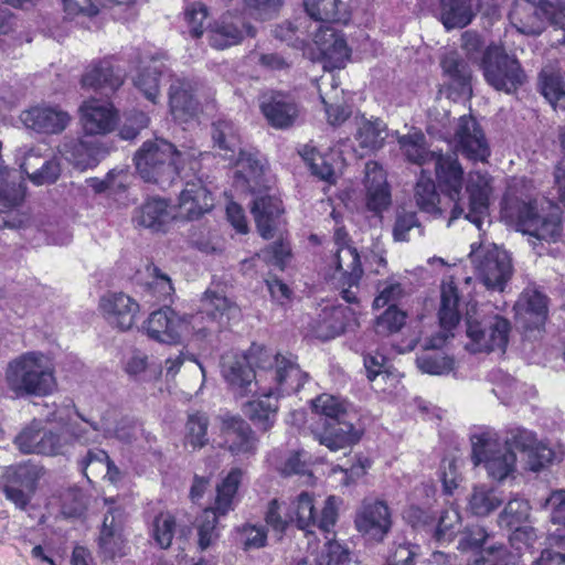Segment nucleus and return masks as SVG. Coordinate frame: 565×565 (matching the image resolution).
I'll list each match as a JSON object with an SVG mask.
<instances>
[{
    "instance_id": "nucleus-1",
    "label": "nucleus",
    "mask_w": 565,
    "mask_h": 565,
    "mask_svg": "<svg viewBox=\"0 0 565 565\" xmlns=\"http://www.w3.org/2000/svg\"><path fill=\"white\" fill-rule=\"evenodd\" d=\"M237 311L236 305L224 295L206 290L200 309L189 319L179 316L170 307H163L149 316L145 328L152 340L172 344L190 331L200 338L221 331Z\"/></svg>"
},
{
    "instance_id": "nucleus-2",
    "label": "nucleus",
    "mask_w": 565,
    "mask_h": 565,
    "mask_svg": "<svg viewBox=\"0 0 565 565\" xmlns=\"http://www.w3.org/2000/svg\"><path fill=\"white\" fill-rule=\"evenodd\" d=\"M258 352V363L267 370L270 382L259 384V388L255 390L257 397L248 401L243 412L257 429L267 431L276 422L279 398L298 393L308 382L309 374L300 369L296 360H278L277 364V359Z\"/></svg>"
},
{
    "instance_id": "nucleus-3",
    "label": "nucleus",
    "mask_w": 565,
    "mask_h": 565,
    "mask_svg": "<svg viewBox=\"0 0 565 565\" xmlns=\"http://www.w3.org/2000/svg\"><path fill=\"white\" fill-rule=\"evenodd\" d=\"M438 185L455 205L450 221L461 215L478 230H482L484 218L489 215V200L492 192L491 177L487 172L472 171L468 174L466 191L469 196L468 212L460 205V194L463 184V169L457 153H437L433 161Z\"/></svg>"
},
{
    "instance_id": "nucleus-4",
    "label": "nucleus",
    "mask_w": 565,
    "mask_h": 565,
    "mask_svg": "<svg viewBox=\"0 0 565 565\" xmlns=\"http://www.w3.org/2000/svg\"><path fill=\"white\" fill-rule=\"evenodd\" d=\"M135 164L140 178L161 189L171 186L177 179H185V171H196L200 162L185 159L174 146L163 139L145 141L135 154Z\"/></svg>"
},
{
    "instance_id": "nucleus-5",
    "label": "nucleus",
    "mask_w": 565,
    "mask_h": 565,
    "mask_svg": "<svg viewBox=\"0 0 565 565\" xmlns=\"http://www.w3.org/2000/svg\"><path fill=\"white\" fill-rule=\"evenodd\" d=\"M459 294L456 284L450 280H444L440 287V308L438 319L440 331L433 335L426 347L428 349H439L445 342L454 337V329L460 321ZM418 369L423 373L430 375H447L454 370L455 360L444 353L431 350L423 352L416 360Z\"/></svg>"
},
{
    "instance_id": "nucleus-6",
    "label": "nucleus",
    "mask_w": 565,
    "mask_h": 565,
    "mask_svg": "<svg viewBox=\"0 0 565 565\" xmlns=\"http://www.w3.org/2000/svg\"><path fill=\"white\" fill-rule=\"evenodd\" d=\"M311 404L313 413L319 417L312 433L320 445L337 451L360 440V430L352 424L344 401L321 394Z\"/></svg>"
},
{
    "instance_id": "nucleus-7",
    "label": "nucleus",
    "mask_w": 565,
    "mask_h": 565,
    "mask_svg": "<svg viewBox=\"0 0 565 565\" xmlns=\"http://www.w3.org/2000/svg\"><path fill=\"white\" fill-rule=\"evenodd\" d=\"M258 350L277 360L297 361V358L291 353H274L270 349L256 343H253L244 354L231 353L224 355L222 358V375L230 391L237 397H244L254 392V388L258 390L259 384L270 382V377H266L267 370L258 363L260 356Z\"/></svg>"
},
{
    "instance_id": "nucleus-8",
    "label": "nucleus",
    "mask_w": 565,
    "mask_h": 565,
    "mask_svg": "<svg viewBox=\"0 0 565 565\" xmlns=\"http://www.w3.org/2000/svg\"><path fill=\"white\" fill-rule=\"evenodd\" d=\"M6 381L17 395L45 396L55 386L49 358L36 351L23 353L12 360L6 371Z\"/></svg>"
},
{
    "instance_id": "nucleus-9",
    "label": "nucleus",
    "mask_w": 565,
    "mask_h": 565,
    "mask_svg": "<svg viewBox=\"0 0 565 565\" xmlns=\"http://www.w3.org/2000/svg\"><path fill=\"white\" fill-rule=\"evenodd\" d=\"M501 213L505 220L514 223L520 232L539 241L555 242L561 236L559 217L541 216L537 213L536 201L531 194L522 199L510 190L503 198Z\"/></svg>"
},
{
    "instance_id": "nucleus-10",
    "label": "nucleus",
    "mask_w": 565,
    "mask_h": 565,
    "mask_svg": "<svg viewBox=\"0 0 565 565\" xmlns=\"http://www.w3.org/2000/svg\"><path fill=\"white\" fill-rule=\"evenodd\" d=\"M470 441L473 466H482L489 478L503 481L514 473L516 455L500 441L494 429L480 428L471 434Z\"/></svg>"
},
{
    "instance_id": "nucleus-11",
    "label": "nucleus",
    "mask_w": 565,
    "mask_h": 565,
    "mask_svg": "<svg viewBox=\"0 0 565 565\" xmlns=\"http://www.w3.org/2000/svg\"><path fill=\"white\" fill-rule=\"evenodd\" d=\"M510 18L516 29L527 35L541 34L545 23L563 31L557 42L565 44V3L540 0L536 4L531 0H515Z\"/></svg>"
},
{
    "instance_id": "nucleus-12",
    "label": "nucleus",
    "mask_w": 565,
    "mask_h": 565,
    "mask_svg": "<svg viewBox=\"0 0 565 565\" xmlns=\"http://www.w3.org/2000/svg\"><path fill=\"white\" fill-rule=\"evenodd\" d=\"M466 333L469 342L466 348L471 352H504L509 342L511 324L499 315H483L479 311L468 312Z\"/></svg>"
},
{
    "instance_id": "nucleus-13",
    "label": "nucleus",
    "mask_w": 565,
    "mask_h": 565,
    "mask_svg": "<svg viewBox=\"0 0 565 565\" xmlns=\"http://www.w3.org/2000/svg\"><path fill=\"white\" fill-rule=\"evenodd\" d=\"M347 233L338 228L334 234L335 252L333 255L334 270L330 276L331 285L340 290L342 298L354 303L358 300L353 287H359L363 275L360 255L356 248L347 244Z\"/></svg>"
},
{
    "instance_id": "nucleus-14",
    "label": "nucleus",
    "mask_w": 565,
    "mask_h": 565,
    "mask_svg": "<svg viewBox=\"0 0 565 565\" xmlns=\"http://www.w3.org/2000/svg\"><path fill=\"white\" fill-rule=\"evenodd\" d=\"M480 68L490 86L507 94L514 93L526 78L520 62L497 45L484 50Z\"/></svg>"
},
{
    "instance_id": "nucleus-15",
    "label": "nucleus",
    "mask_w": 565,
    "mask_h": 565,
    "mask_svg": "<svg viewBox=\"0 0 565 565\" xmlns=\"http://www.w3.org/2000/svg\"><path fill=\"white\" fill-rule=\"evenodd\" d=\"M339 501L334 495L328 497L318 513L313 495L303 491L289 503V507L294 514V522L299 530L307 534H315L318 530L324 535V539H328L338 521Z\"/></svg>"
},
{
    "instance_id": "nucleus-16",
    "label": "nucleus",
    "mask_w": 565,
    "mask_h": 565,
    "mask_svg": "<svg viewBox=\"0 0 565 565\" xmlns=\"http://www.w3.org/2000/svg\"><path fill=\"white\" fill-rule=\"evenodd\" d=\"M243 471L232 469L216 488L215 507L205 509L198 518L199 545L201 550L207 548L216 539V523L218 515H225L234 508V499L242 481Z\"/></svg>"
},
{
    "instance_id": "nucleus-17",
    "label": "nucleus",
    "mask_w": 565,
    "mask_h": 565,
    "mask_svg": "<svg viewBox=\"0 0 565 565\" xmlns=\"http://www.w3.org/2000/svg\"><path fill=\"white\" fill-rule=\"evenodd\" d=\"M477 277L492 290L503 291L512 275V260L507 250L493 247H479L469 255Z\"/></svg>"
},
{
    "instance_id": "nucleus-18",
    "label": "nucleus",
    "mask_w": 565,
    "mask_h": 565,
    "mask_svg": "<svg viewBox=\"0 0 565 565\" xmlns=\"http://www.w3.org/2000/svg\"><path fill=\"white\" fill-rule=\"evenodd\" d=\"M354 525L365 542H383L393 525L387 502L377 498L363 499L355 512Z\"/></svg>"
},
{
    "instance_id": "nucleus-19",
    "label": "nucleus",
    "mask_w": 565,
    "mask_h": 565,
    "mask_svg": "<svg viewBox=\"0 0 565 565\" xmlns=\"http://www.w3.org/2000/svg\"><path fill=\"white\" fill-rule=\"evenodd\" d=\"M489 537L490 534L483 526H468L458 541V550L478 552L471 565H520V555L509 552L503 544L481 548Z\"/></svg>"
},
{
    "instance_id": "nucleus-20",
    "label": "nucleus",
    "mask_w": 565,
    "mask_h": 565,
    "mask_svg": "<svg viewBox=\"0 0 565 565\" xmlns=\"http://www.w3.org/2000/svg\"><path fill=\"white\" fill-rule=\"evenodd\" d=\"M42 468L25 462L10 467L2 477V490L6 498L18 509L25 510L36 490Z\"/></svg>"
},
{
    "instance_id": "nucleus-21",
    "label": "nucleus",
    "mask_w": 565,
    "mask_h": 565,
    "mask_svg": "<svg viewBox=\"0 0 565 565\" xmlns=\"http://www.w3.org/2000/svg\"><path fill=\"white\" fill-rule=\"evenodd\" d=\"M454 141L457 152L472 162H488L491 156L490 145L479 122L470 115L457 120Z\"/></svg>"
},
{
    "instance_id": "nucleus-22",
    "label": "nucleus",
    "mask_w": 565,
    "mask_h": 565,
    "mask_svg": "<svg viewBox=\"0 0 565 565\" xmlns=\"http://www.w3.org/2000/svg\"><path fill=\"white\" fill-rule=\"evenodd\" d=\"M530 511L531 507L527 500L514 497L508 501L498 519V523L501 527H514L510 536V544L518 551V554L522 550L520 543H522L525 548H531L536 537L533 527L521 526V524L529 519Z\"/></svg>"
},
{
    "instance_id": "nucleus-23",
    "label": "nucleus",
    "mask_w": 565,
    "mask_h": 565,
    "mask_svg": "<svg viewBox=\"0 0 565 565\" xmlns=\"http://www.w3.org/2000/svg\"><path fill=\"white\" fill-rule=\"evenodd\" d=\"M20 119L28 129L43 135L61 134L71 122L70 114L60 105L46 103L23 110Z\"/></svg>"
},
{
    "instance_id": "nucleus-24",
    "label": "nucleus",
    "mask_w": 565,
    "mask_h": 565,
    "mask_svg": "<svg viewBox=\"0 0 565 565\" xmlns=\"http://www.w3.org/2000/svg\"><path fill=\"white\" fill-rule=\"evenodd\" d=\"M259 108L268 124L276 129L291 127L300 114V106L296 98L280 90L263 94Z\"/></svg>"
},
{
    "instance_id": "nucleus-25",
    "label": "nucleus",
    "mask_w": 565,
    "mask_h": 565,
    "mask_svg": "<svg viewBox=\"0 0 565 565\" xmlns=\"http://www.w3.org/2000/svg\"><path fill=\"white\" fill-rule=\"evenodd\" d=\"M185 179H180L184 182V188L179 195V215L186 220H196L211 211L214 198L201 178H198L195 173L190 175L189 170L185 171Z\"/></svg>"
},
{
    "instance_id": "nucleus-26",
    "label": "nucleus",
    "mask_w": 565,
    "mask_h": 565,
    "mask_svg": "<svg viewBox=\"0 0 565 565\" xmlns=\"http://www.w3.org/2000/svg\"><path fill=\"white\" fill-rule=\"evenodd\" d=\"M122 527L124 510L109 508L104 516L98 537V552L104 559H115L127 555L128 546Z\"/></svg>"
},
{
    "instance_id": "nucleus-27",
    "label": "nucleus",
    "mask_w": 565,
    "mask_h": 565,
    "mask_svg": "<svg viewBox=\"0 0 565 565\" xmlns=\"http://www.w3.org/2000/svg\"><path fill=\"white\" fill-rule=\"evenodd\" d=\"M174 217L173 207L167 199L149 196L134 210L131 221L136 227L151 233H166Z\"/></svg>"
},
{
    "instance_id": "nucleus-28",
    "label": "nucleus",
    "mask_w": 565,
    "mask_h": 565,
    "mask_svg": "<svg viewBox=\"0 0 565 565\" xmlns=\"http://www.w3.org/2000/svg\"><path fill=\"white\" fill-rule=\"evenodd\" d=\"M115 62L114 56L92 62L82 76V86L105 93L116 92L124 84L126 70Z\"/></svg>"
},
{
    "instance_id": "nucleus-29",
    "label": "nucleus",
    "mask_w": 565,
    "mask_h": 565,
    "mask_svg": "<svg viewBox=\"0 0 565 565\" xmlns=\"http://www.w3.org/2000/svg\"><path fill=\"white\" fill-rule=\"evenodd\" d=\"M315 44L324 68H342L350 58V50L342 33L329 25H320L317 30Z\"/></svg>"
},
{
    "instance_id": "nucleus-30",
    "label": "nucleus",
    "mask_w": 565,
    "mask_h": 565,
    "mask_svg": "<svg viewBox=\"0 0 565 565\" xmlns=\"http://www.w3.org/2000/svg\"><path fill=\"white\" fill-rule=\"evenodd\" d=\"M79 111L87 136L106 135L117 125V111L109 102L90 98L82 104Z\"/></svg>"
},
{
    "instance_id": "nucleus-31",
    "label": "nucleus",
    "mask_w": 565,
    "mask_h": 565,
    "mask_svg": "<svg viewBox=\"0 0 565 565\" xmlns=\"http://www.w3.org/2000/svg\"><path fill=\"white\" fill-rule=\"evenodd\" d=\"M514 311L525 329H540L547 317V298L536 289L526 288L515 302Z\"/></svg>"
},
{
    "instance_id": "nucleus-32",
    "label": "nucleus",
    "mask_w": 565,
    "mask_h": 565,
    "mask_svg": "<svg viewBox=\"0 0 565 565\" xmlns=\"http://www.w3.org/2000/svg\"><path fill=\"white\" fill-rule=\"evenodd\" d=\"M100 309L109 323L120 330H128L135 323L139 305L122 292H109L102 297Z\"/></svg>"
},
{
    "instance_id": "nucleus-33",
    "label": "nucleus",
    "mask_w": 565,
    "mask_h": 565,
    "mask_svg": "<svg viewBox=\"0 0 565 565\" xmlns=\"http://www.w3.org/2000/svg\"><path fill=\"white\" fill-rule=\"evenodd\" d=\"M169 106L173 118L186 122L196 116L200 104L194 96L192 83L182 77H175L169 88Z\"/></svg>"
},
{
    "instance_id": "nucleus-34",
    "label": "nucleus",
    "mask_w": 565,
    "mask_h": 565,
    "mask_svg": "<svg viewBox=\"0 0 565 565\" xmlns=\"http://www.w3.org/2000/svg\"><path fill=\"white\" fill-rule=\"evenodd\" d=\"M224 443L235 456L252 455L256 451L257 440L248 423L239 417L223 420Z\"/></svg>"
},
{
    "instance_id": "nucleus-35",
    "label": "nucleus",
    "mask_w": 565,
    "mask_h": 565,
    "mask_svg": "<svg viewBox=\"0 0 565 565\" xmlns=\"http://www.w3.org/2000/svg\"><path fill=\"white\" fill-rule=\"evenodd\" d=\"M366 206L374 213H381L391 204V191L385 171L376 162L365 167Z\"/></svg>"
},
{
    "instance_id": "nucleus-36",
    "label": "nucleus",
    "mask_w": 565,
    "mask_h": 565,
    "mask_svg": "<svg viewBox=\"0 0 565 565\" xmlns=\"http://www.w3.org/2000/svg\"><path fill=\"white\" fill-rule=\"evenodd\" d=\"M255 34V29L241 18L224 15L211 30L210 43L215 49L224 50L239 43L245 36Z\"/></svg>"
},
{
    "instance_id": "nucleus-37",
    "label": "nucleus",
    "mask_w": 565,
    "mask_h": 565,
    "mask_svg": "<svg viewBox=\"0 0 565 565\" xmlns=\"http://www.w3.org/2000/svg\"><path fill=\"white\" fill-rule=\"evenodd\" d=\"M25 195V186L21 175L15 170H0V227H21L22 223L11 224L4 216L6 210L20 205Z\"/></svg>"
},
{
    "instance_id": "nucleus-38",
    "label": "nucleus",
    "mask_w": 565,
    "mask_h": 565,
    "mask_svg": "<svg viewBox=\"0 0 565 565\" xmlns=\"http://www.w3.org/2000/svg\"><path fill=\"white\" fill-rule=\"evenodd\" d=\"M61 154L79 170L93 168L98 163L100 147L89 137L65 139L60 146Z\"/></svg>"
},
{
    "instance_id": "nucleus-39",
    "label": "nucleus",
    "mask_w": 565,
    "mask_h": 565,
    "mask_svg": "<svg viewBox=\"0 0 565 565\" xmlns=\"http://www.w3.org/2000/svg\"><path fill=\"white\" fill-rule=\"evenodd\" d=\"M41 161V154L34 148H20L17 152V161L21 172L25 173L35 185L53 183L60 175V166L53 160H43L38 169L30 171L31 160Z\"/></svg>"
},
{
    "instance_id": "nucleus-40",
    "label": "nucleus",
    "mask_w": 565,
    "mask_h": 565,
    "mask_svg": "<svg viewBox=\"0 0 565 565\" xmlns=\"http://www.w3.org/2000/svg\"><path fill=\"white\" fill-rule=\"evenodd\" d=\"M171 77L167 65L152 58L150 64L138 70L132 78L134 86L151 103L156 104L160 95L162 79Z\"/></svg>"
},
{
    "instance_id": "nucleus-41",
    "label": "nucleus",
    "mask_w": 565,
    "mask_h": 565,
    "mask_svg": "<svg viewBox=\"0 0 565 565\" xmlns=\"http://www.w3.org/2000/svg\"><path fill=\"white\" fill-rule=\"evenodd\" d=\"M363 363L366 376L373 383V388L379 392H392L399 382V375L388 365L387 359L379 353L363 354Z\"/></svg>"
},
{
    "instance_id": "nucleus-42",
    "label": "nucleus",
    "mask_w": 565,
    "mask_h": 565,
    "mask_svg": "<svg viewBox=\"0 0 565 565\" xmlns=\"http://www.w3.org/2000/svg\"><path fill=\"white\" fill-rule=\"evenodd\" d=\"M282 212L281 201L274 195H259L252 205L259 234L264 238H271L276 228V221Z\"/></svg>"
},
{
    "instance_id": "nucleus-43",
    "label": "nucleus",
    "mask_w": 565,
    "mask_h": 565,
    "mask_svg": "<svg viewBox=\"0 0 565 565\" xmlns=\"http://www.w3.org/2000/svg\"><path fill=\"white\" fill-rule=\"evenodd\" d=\"M303 6L308 15L321 25L347 24L351 18L348 6L339 0H303Z\"/></svg>"
},
{
    "instance_id": "nucleus-44",
    "label": "nucleus",
    "mask_w": 565,
    "mask_h": 565,
    "mask_svg": "<svg viewBox=\"0 0 565 565\" xmlns=\"http://www.w3.org/2000/svg\"><path fill=\"white\" fill-rule=\"evenodd\" d=\"M539 86L554 110L565 111V81L558 68L544 66L539 75Z\"/></svg>"
},
{
    "instance_id": "nucleus-45",
    "label": "nucleus",
    "mask_w": 565,
    "mask_h": 565,
    "mask_svg": "<svg viewBox=\"0 0 565 565\" xmlns=\"http://www.w3.org/2000/svg\"><path fill=\"white\" fill-rule=\"evenodd\" d=\"M132 2L134 0H63V9L65 19L89 28L86 21L96 17L100 7L107 4L127 6Z\"/></svg>"
},
{
    "instance_id": "nucleus-46",
    "label": "nucleus",
    "mask_w": 565,
    "mask_h": 565,
    "mask_svg": "<svg viewBox=\"0 0 565 565\" xmlns=\"http://www.w3.org/2000/svg\"><path fill=\"white\" fill-rule=\"evenodd\" d=\"M347 321L345 308H324L312 327V333L317 339L329 341L344 332Z\"/></svg>"
},
{
    "instance_id": "nucleus-47",
    "label": "nucleus",
    "mask_w": 565,
    "mask_h": 565,
    "mask_svg": "<svg viewBox=\"0 0 565 565\" xmlns=\"http://www.w3.org/2000/svg\"><path fill=\"white\" fill-rule=\"evenodd\" d=\"M473 15L472 0H439V18L447 30L465 28Z\"/></svg>"
},
{
    "instance_id": "nucleus-48",
    "label": "nucleus",
    "mask_w": 565,
    "mask_h": 565,
    "mask_svg": "<svg viewBox=\"0 0 565 565\" xmlns=\"http://www.w3.org/2000/svg\"><path fill=\"white\" fill-rule=\"evenodd\" d=\"M78 467L82 473L92 482V478L100 476L107 477L109 481L116 482L113 476V469L116 466L110 461L108 454L99 448L88 449L87 452L79 459Z\"/></svg>"
},
{
    "instance_id": "nucleus-49",
    "label": "nucleus",
    "mask_w": 565,
    "mask_h": 565,
    "mask_svg": "<svg viewBox=\"0 0 565 565\" xmlns=\"http://www.w3.org/2000/svg\"><path fill=\"white\" fill-rule=\"evenodd\" d=\"M444 73L450 78L451 86L460 95H470L471 73L466 62L456 52L446 54L441 60Z\"/></svg>"
},
{
    "instance_id": "nucleus-50",
    "label": "nucleus",
    "mask_w": 565,
    "mask_h": 565,
    "mask_svg": "<svg viewBox=\"0 0 565 565\" xmlns=\"http://www.w3.org/2000/svg\"><path fill=\"white\" fill-rule=\"evenodd\" d=\"M212 138L217 148L223 151L226 160H233L241 147L238 129L232 120L218 119L212 125Z\"/></svg>"
},
{
    "instance_id": "nucleus-51",
    "label": "nucleus",
    "mask_w": 565,
    "mask_h": 565,
    "mask_svg": "<svg viewBox=\"0 0 565 565\" xmlns=\"http://www.w3.org/2000/svg\"><path fill=\"white\" fill-rule=\"evenodd\" d=\"M397 141L407 161L414 164L424 166L433 162L437 156V152L426 148V138L422 131L402 135Z\"/></svg>"
},
{
    "instance_id": "nucleus-52",
    "label": "nucleus",
    "mask_w": 565,
    "mask_h": 565,
    "mask_svg": "<svg viewBox=\"0 0 565 565\" xmlns=\"http://www.w3.org/2000/svg\"><path fill=\"white\" fill-rule=\"evenodd\" d=\"M503 502L501 493L484 484L473 488L469 500V510L477 516H486L498 509Z\"/></svg>"
},
{
    "instance_id": "nucleus-53",
    "label": "nucleus",
    "mask_w": 565,
    "mask_h": 565,
    "mask_svg": "<svg viewBox=\"0 0 565 565\" xmlns=\"http://www.w3.org/2000/svg\"><path fill=\"white\" fill-rule=\"evenodd\" d=\"M76 415L82 423L70 420L63 424L68 444L78 443L85 445L96 443L103 427L97 422L85 418L78 412H76Z\"/></svg>"
},
{
    "instance_id": "nucleus-54",
    "label": "nucleus",
    "mask_w": 565,
    "mask_h": 565,
    "mask_svg": "<svg viewBox=\"0 0 565 565\" xmlns=\"http://www.w3.org/2000/svg\"><path fill=\"white\" fill-rule=\"evenodd\" d=\"M385 129L386 125L379 118L373 120L362 118L358 124L355 139L362 149L377 150L384 143Z\"/></svg>"
},
{
    "instance_id": "nucleus-55",
    "label": "nucleus",
    "mask_w": 565,
    "mask_h": 565,
    "mask_svg": "<svg viewBox=\"0 0 565 565\" xmlns=\"http://www.w3.org/2000/svg\"><path fill=\"white\" fill-rule=\"evenodd\" d=\"M228 161L231 164L234 163L238 168L236 173L246 181L248 186H252V183L259 184L264 164L258 152L246 151L239 147L236 157Z\"/></svg>"
},
{
    "instance_id": "nucleus-56",
    "label": "nucleus",
    "mask_w": 565,
    "mask_h": 565,
    "mask_svg": "<svg viewBox=\"0 0 565 565\" xmlns=\"http://www.w3.org/2000/svg\"><path fill=\"white\" fill-rule=\"evenodd\" d=\"M414 198L420 211L435 216L441 214L438 206L439 194L436 191L435 182L431 178L425 177L424 172L415 185Z\"/></svg>"
},
{
    "instance_id": "nucleus-57",
    "label": "nucleus",
    "mask_w": 565,
    "mask_h": 565,
    "mask_svg": "<svg viewBox=\"0 0 565 565\" xmlns=\"http://www.w3.org/2000/svg\"><path fill=\"white\" fill-rule=\"evenodd\" d=\"M299 154L309 166L311 173L321 180L334 182V169L326 156L317 151L315 147L305 145Z\"/></svg>"
},
{
    "instance_id": "nucleus-58",
    "label": "nucleus",
    "mask_w": 565,
    "mask_h": 565,
    "mask_svg": "<svg viewBox=\"0 0 565 565\" xmlns=\"http://www.w3.org/2000/svg\"><path fill=\"white\" fill-rule=\"evenodd\" d=\"M175 520L169 512H161L150 524V536L161 548H168L174 536Z\"/></svg>"
},
{
    "instance_id": "nucleus-59",
    "label": "nucleus",
    "mask_w": 565,
    "mask_h": 565,
    "mask_svg": "<svg viewBox=\"0 0 565 565\" xmlns=\"http://www.w3.org/2000/svg\"><path fill=\"white\" fill-rule=\"evenodd\" d=\"M234 540L246 552L258 550L266 545L267 532L263 525L247 523L236 529Z\"/></svg>"
},
{
    "instance_id": "nucleus-60",
    "label": "nucleus",
    "mask_w": 565,
    "mask_h": 565,
    "mask_svg": "<svg viewBox=\"0 0 565 565\" xmlns=\"http://www.w3.org/2000/svg\"><path fill=\"white\" fill-rule=\"evenodd\" d=\"M265 520L267 525L278 534H284L288 525L295 523L289 504L277 499L268 503Z\"/></svg>"
},
{
    "instance_id": "nucleus-61",
    "label": "nucleus",
    "mask_w": 565,
    "mask_h": 565,
    "mask_svg": "<svg viewBox=\"0 0 565 565\" xmlns=\"http://www.w3.org/2000/svg\"><path fill=\"white\" fill-rule=\"evenodd\" d=\"M547 540L550 547L541 553L535 565H565V530L557 529Z\"/></svg>"
},
{
    "instance_id": "nucleus-62",
    "label": "nucleus",
    "mask_w": 565,
    "mask_h": 565,
    "mask_svg": "<svg viewBox=\"0 0 565 565\" xmlns=\"http://www.w3.org/2000/svg\"><path fill=\"white\" fill-rule=\"evenodd\" d=\"M209 418L204 413L196 412L189 415L186 422L185 443L193 449L202 448L206 443Z\"/></svg>"
},
{
    "instance_id": "nucleus-63",
    "label": "nucleus",
    "mask_w": 565,
    "mask_h": 565,
    "mask_svg": "<svg viewBox=\"0 0 565 565\" xmlns=\"http://www.w3.org/2000/svg\"><path fill=\"white\" fill-rule=\"evenodd\" d=\"M406 313L399 310L395 303L388 308L377 318L375 324V332L381 335L398 332L405 324Z\"/></svg>"
},
{
    "instance_id": "nucleus-64",
    "label": "nucleus",
    "mask_w": 565,
    "mask_h": 565,
    "mask_svg": "<svg viewBox=\"0 0 565 565\" xmlns=\"http://www.w3.org/2000/svg\"><path fill=\"white\" fill-rule=\"evenodd\" d=\"M489 381L498 383V388H493L494 395L505 405H510L514 393L519 387V382L502 370H493L488 375Z\"/></svg>"
}]
</instances>
